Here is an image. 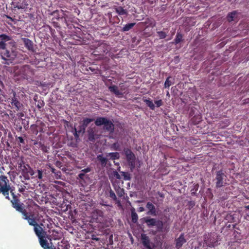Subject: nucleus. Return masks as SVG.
Segmentation results:
<instances>
[{
  "instance_id": "1",
  "label": "nucleus",
  "mask_w": 249,
  "mask_h": 249,
  "mask_svg": "<svg viewBox=\"0 0 249 249\" xmlns=\"http://www.w3.org/2000/svg\"><path fill=\"white\" fill-rule=\"evenodd\" d=\"M16 43L11 37L5 35H0V55L5 60V64L13 62L18 55Z\"/></svg>"
},
{
  "instance_id": "2",
  "label": "nucleus",
  "mask_w": 249,
  "mask_h": 249,
  "mask_svg": "<svg viewBox=\"0 0 249 249\" xmlns=\"http://www.w3.org/2000/svg\"><path fill=\"white\" fill-rule=\"evenodd\" d=\"M15 76H19L23 79H32L35 74V70L29 65H25L20 67H14Z\"/></svg>"
},
{
  "instance_id": "3",
  "label": "nucleus",
  "mask_w": 249,
  "mask_h": 249,
  "mask_svg": "<svg viewBox=\"0 0 249 249\" xmlns=\"http://www.w3.org/2000/svg\"><path fill=\"white\" fill-rule=\"evenodd\" d=\"M23 219L26 220L30 226H34V230L36 235H38L39 231H43V228L41 226L43 224L39 225L37 222L36 217L35 214L32 213H28L27 211L23 212L22 213Z\"/></svg>"
},
{
  "instance_id": "4",
  "label": "nucleus",
  "mask_w": 249,
  "mask_h": 249,
  "mask_svg": "<svg viewBox=\"0 0 249 249\" xmlns=\"http://www.w3.org/2000/svg\"><path fill=\"white\" fill-rule=\"evenodd\" d=\"M9 182V181L7 177L0 176V194L2 193L6 199L10 200L9 193L14 189L10 187Z\"/></svg>"
},
{
  "instance_id": "5",
  "label": "nucleus",
  "mask_w": 249,
  "mask_h": 249,
  "mask_svg": "<svg viewBox=\"0 0 249 249\" xmlns=\"http://www.w3.org/2000/svg\"><path fill=\"white\" fill-rule=\"evenodd\" d=\"M94 49L92 54L95 56H103L107 54L110 50L109 45L105 41L98 42L94 46Z\"/></svg>"
},
{
  "instance_id": "6",
  "label": "nucleus",
  "mask_w": 249,
  "mask_h": 249,
  "mask_svg": "<svg viewBox=\"0 0 249 249\" xmlns=\"http://www.w3.org/2000/svg\"><path fill=\"white\" fill-rule=\"evenodd\" d=\"M10 193L13 196V199L11 200L13 207L15 208L17 211L21 213L22 214L23 212H25L26 211V209H25L22 207L23 204L19 202V200L17 196H16V195L15 194L14 190H11Z\"/></svg>"
},
{
  "instance_id": "7",
  "label": "nucleus",
  "mask_w": 249,
  "mask_h": 249,
  "mask_svg": "<svg viewBox=\"0 0 249 249\" xmlns=\"http://www.w3.org/2000/svg\"><path fill=\"white\" fill-rule=\"evenodd\" d=\"M226 178V175L222 170L216 172L215 178L214 180L215 181V187L216 188H219L224 186Z\"/></svg>"
},
{
  "instance_id": "8",
  "label": "nucleus",
  "mask_w": 249,
  "mask_h": 249,
  "mask_svg": "<svg viewBox=\"0 0 249 249\" xmlns=\"http://www.w3.org/2000/svg\"><path fill=\"white\" fill-rule=\"evenodd\" d=\"M218 237L216 234H208L204 239L205 244L210 248L214 247L218 245Z\"/></svg>"
},
{
  "instance_id": "9",
  "label": "nucleus",
  "mask_w": 249,
  "mask_h": 249,
  "mask_svg": "<svg viewBox=\"0 0 249 249\" xmlns=\"http://www.w3.org/2000/svg\"><path fill=\"white\" fill-rule=\"evenodd\" d=\"M44 233L45 231L43 230V231H39L38 235H36V236L39 238V243L42 248L44 249H50L52 246H50L47 240L44 239Z\"/></svg>"
},
{
  "instance_id": "10",
  "label": "nucleus",
  "mask_w": 249,
  "mask_h": 249,
  "mask_svg": "<svg viewBox=\"0 0 249 249\" xmlns=\"http://www.w3.org/2000/svg\"><path fill=\"white\" fill-rule=\"evenodd\" d=\"M145 223L149 227L157 226L158 228L162 226V222L161 221L157 220L155 218H145L144 219Z\"/></svg>"
},
{
  "instance_id": "11",
  "label": "nucleus",
  "mask_w": 249,
  "mask_h": 249,
  "mask_svg": "<svg viewBox=\"0 0 249 249\" xmlns=\"http://www.w3.org/2000/svg\"><path fill=\"white\" fill-rule=\"evenodd\" d=\"M11 105L15 108L16 111H18L22 107V104L18 101V98L16 96L15 92L13 93V96L11 98Z\"/></svg>"
},
{
  "instance_id": "12",
  "label": "nucleus",
  "mask_w": 249,
  "mask_h": 249,
  "mask_svg": "<svg viewBox=\"0 0 249 249\" xmlns=\"http://www.w3.org/2000/svg\"><path fill=\"white\" fill-rule=\"evenodd\" d=\"M175 241L176 248L177 249H180L183 245L187 242L185 238L184 233H181L178 238L175 239Z\"/></svg>"
},
{
  "instance_id": "13",
  "label": "nucleus",
  "mask_w": 249,
  "mask_h": 249,
  "mask_svg": "<svg viewBox=\"0 0 249 249\" xmlns=\"http://www.w3.org/2000/svg\"><path fill=\"white\" fill-rule=\"evenodd\" d=\"M23 44L25 47L30 52L34 53L36 52V49L34 43L32 40L27 38H22Z\"/></svg>"
},
{
  "instance_id": "14",
  "label": "nucleus",
  "mask_w": 249,
  "mask_h": 249,
  "mask_svg": "<svg viewBox=\"0 0 249 249\" xmlns=\"http://www.w3.org/2000/svg\"><path fill=\"white\" fill-rule=\"evenodd\" d=\"M142 240L143 245L146 248L148 249H152L154 248V244L150 241L149 237L145 234L142 235Z\"/></svg>"
},
{
  "instance_id": "15",
  "label": "nucleus",
  "mask_w": 249,
  "mask_h": 249,
  "mask_svg": "<svg viewBox=\"0 0 249 249\" xmlns=\"http://www.w3.org/2000/svg\"><path fill=\"white\" fill-rule=\"evenodd\" d=\"M124 153L126 156V158L127 161L132 164V163L134 162L135 156L131 151L130 149L125 148L124 149Z\"/></svg>"
},
{
  "instance_id": "16",
  "label": "nucleus",
  "mask_w": 249,
  "mask_h": 249,
  "mask_svg": "<svg viewBox=\"0 0 249 249\" xmlns=\"http://www.w3.org/2000/svg\"><path fill=\"white\" fill-rule=\"evenodd\" d=\"M88 140L91 142H94L95 140L99 138L94 128H90L88 130Z\"/></svg>"
},
{
  "instance_id": "17",
  "label": "nucleus",
  "mask_w": 249,
  "mask_h": 249,
  "mask_svg": "<svg viewBox=\"0 0 249 249\" xmlns=\"http://www.w3.org/2000/svg\"><path fill=\"white\" fill-rule=\"evenodd\" d=\"M146 208L148 210V211L147 212V214L153 216L157 215L156 207L151 202H148L146 205Z\"/></svg>"
},
{
  "instance_id": "18",
  "label": "nucleus",
  "mask_w": 249,
  "mask_h": 249,
  "mask_svg": "<svg viewBox=\"0 0 249 249\" xmlns=\"http://www.w3.org/2000/svg\"><path fill=\"white\" fill-rule=\"evenodd\" d=\"M91 168L90 167H88L87 168L82 170L80 173L78 175V177L77 178L79 179L80 181H83L85 182V178H88V176L86 175V173L90 172Z\"/></svg>"
},
{
  "instance_id": "19",
  "label": "nucleus",
  "mask_w": 249,
  "mask_h": 249,
  "mask_svg": "<svg viewBox=\"0 0 249 249\" xmlns=\"http://www.w3.org/2000/svg\"><path fill=\"white\" fill-rule=\"evenodd\" d=\"M86 128L82 124L79 126L78 129L74 127L73 128V134L76 140L79 138V135L81 133H84L85 131Z\"/></svg>"
},
{
  "instance_id": "20",
  "label": "nucleus",
  "mask_w": 249,
  "mask_h": 249,
  "mask_svg": "<svg viewBox=\"0 0 249 249\" xmlns=\"http://www.w3.org/2000/svg\"><path fill=\"white\" fill-rule=\"evenodd\" d=\"M109 90L113 93L116 96L121 98L123 96V93L120 91L116 85H111L108 87Z\"/></svg>"
},
{
  "instance_id": "21",
  "label": "nucleus",
  "mask_w": 249,
  "mask_h": 249,
  "mask_svg": "<svg viewBox=\"0 0 249 249\" xmlns=\"http://www.w3.org/2000/svg\"><path fill=\"white\" fill-rule=\"evenodd\" d=\"M104 129L106 131L112 133L114 130V125L110 120H107V122L104 125Z\"/></svg>"
},
{
  "instance_id": "22",
  "label": "nucleus",
  "mask_w": 249,
  "mask_h": 249,
  "mask_svg": "<svg viewBox=\"0 0 249 249\" xmlns=\"http://www.w3.org/2000/svg\"><path fill=\"white\" fill-rule=\"evenodd\" d=\"M115 9L116 12L120 16L125 18L128 15L127 10L121 6L116 7Z\"/></svg>"
},
{
  "instance_id": "23",
  "label": "nucleus",
  "mask_w": 249,
  "mask_h": 249,
  "mask_svg": "<svg viewBox=\"0 0 249 249\" xmlns=\"http://www.w3.org/2000/svg\"><path fill=\"white\" fill-rule=\"evenodd\" d=\"M96 160L99 161L102 167H105L107 165L108 160L107 158L104 157L103 154L97 155Z\"/></svg>"
},
{
  "instance_id": "24",
  "label": "nucleus",
  "mask_w": 249,
  "mask_h": 249,
  "mask_svg": "<svg viewBox=\"0 0 249 249\" xmlns=\"http://www.w3.org/2000/svg\"><path fill=\"white\" fill-rule=\"evenodd\" d=\"M143 23L147 27H154L156 25V22L155 20L151 18H147L145 19Z\"/></svg>"
},
{
  "instance_id": "25",
  "label": "nucleus",
  "mask_w": 249,
  "mask_h": 249,
  "mask_svg": "<svg viewBox=\"0 0 249 249\" xmlns=\"http://www.w3.org/2000/svg\"><path fill=\"white\" fill-rule=\"evenodd\" d=\"M237 12L233 11L229 13L227 16V19L229 22H231L237 20Z\"/></svg>"
},
{
  "instance_id": "26",
  "label": "nucleus",
  "mask_w": 249,
  "mask_h": 249,
  "mask_svg": "<svg viewBox=\"0 0 249 249\" xmlns=\"http://www.w3.org/2000/svg\"><path fill=\"white\" fill-rule=\"evenodd\" d=\"M202 121V116L200 114L195 115L191 119V123L194 125L198 124Z\"/></svg>"
},
{
  "instance_id": "27",
  "label": "nucleus",
  "mask_w": 249,
  "mask_h": 249,
  "mask_svg": "<svg viewBox=\"0 0 249 249\" xmlns=\"http://www.w3.org/2000/svg\"><path fill=\"white\" fill-rule=\"evenodd\" d=\"M183 41V35L179 32H178L177 35L176 36L174 40V41L172 42L173 44H178L181 42Z\"/></svg>"
},
{
  "instance_id": "28",
  "label": "nucleus",
  "mask_w": 249,
  "mask_h": 249,
  "mask_svg": "<svg viewBox=\"0 0 249 249\" xmlns=\"http://www.w3.org/2000/svg\"><path fill=\"white\" fill-rule=\"evenodd\" d=\"M114 189L116 191L117 195L121 197L124 195V190L123 188H121L119 186L113 185Z\"/></svg>"
},
{
  "instance_id": "29",
  "label": "nucleus",
  "mask_w": 249,
  "mask_h": 249,
  "mask_svg": "<svg viewBox=\"0 0 249 249\" xmlns=\"http://www.w3.org/2000/svg\"><path fill=\"white\" fill-rule=\"evenodd\" d=\"M107 119L105 117H98L96 119L95 122V124L97 126H101L102 125H104L105 123L107 122Z\"/></svg>"
},
{
  "instance_id": "30",
  "label": "nucleus",
  "mask_w": 249,
  "mask_h": 249,
  "mask_svg": "<svg viewBox=\"0 0 249 249\" xmlns=\"http://www.w3.org/2000/svg\"><path fill=\"white\" fill-rule=\"evenodd\" d=\"M143 101L146 104V105L150 108V109L154 110L155 109V106L153 103L152 101L150 99H142Z\"/></svg>"
},
{
  "instance_id": "31",
  "label": "nucleus",
  "mask_w": 249,
  "mask_h": 249,
  "mask_svg": "<svg viewBox=\"0 0 249 249\" xmlns=\"http://www.w3.org/2000/svg\"><path fill=\"white\" fill-rule=\"evenodd\" d=\"M107 157H109L111 160H119L120 159V154L118 152L108 153L107 154Z\"/></svg>"
},
{
  "instance_id": "32",
  "label": "nucleus",
  "mask_w": 249,
  "mask_h": 249,
  "mask_svg": "<svg viewBox=\"0 0 249 249\" xmlns=\"http://www.w3.org/2000/svg\"><path fill=\"white\" fill-rule=\"evenodd\" d=\"M131 213L132 221L134 223H136L138 222V216L134 208L131 209Z\"/></svg>"
},
{
  "instance_id": "33",
  "label": "nucleus",
  "mask_w": 249,
  "mask_h": 249,
  "mask_svg": "<svg viewBox=\"0 0 249 249\" xmlns=\"http://www.w3.org/2000/svg\"><path fill=\"white\" fill-rule=\"evenodd\" d=\"M136 24V23H129L125 24L122 28V32H127L131 30Z\"/></svg>"
},
{
  "instance_id": "34",
  "label": "nucleus",
  "mask_w": 249,
  "mask_h": 249,
  "mask_svg": "<svg viewBox=\"0 0 249 249\" xmlns=\"http://www.w3.org/2000/svg\"><path fill=\"white\" fill-rule=\"evenodd\" d=\"M58 10L54 11L52 13V15H55V14H56L57 15V17L56 18L57 20H61V21L64 22V23L67 24V20L64 17H62L61 16H60V14H58Z\"/></svg>"
},
{
  "instance_id": "35",
  "label": "nucleus",
  "mask_w": 249,
  "mask_h": 249,
  "mask_svg": "<svg viewBox=\"0 0 249 249\" xmlns=\"http://www.w3.org/2000/svg\"><path fill=\"white\" fill-rule=\"evenodd\" d=\"M108 196L110 198H111L112 199H113V200L117 201L118 205H121L120 201L119 200H117V198L115 194L114 193L113 191L111 189L109 191Z\"/></svg>"
},
{
  "instance_id": "36",
  "label": "nucleus",
  "mask_w": 249,
  "mask_h": 249,
  "mask_svg": "<svg viewBox=\"0 0 249 249\" xmlns=\"http://www.w3.org/2000/svg\"><path fill=\"white\" fill-rule=\"evenodd\" d=\"M94 120V119H90V118H84L83 120V121L81 122V124L86 128L88 126V125L89 124V123L93 122Z\"/></svg>"
},
{
  "instance_id": "37",
  "label": "nucleus",
  "mask_w": 249,
  "mask_h": 249,
  "mask_svg": "<svg viewBox=\"0 0 249 249\" xmlns=\"http://www.w3.org/2000/svg\"><path fill=\"white\" fill-rule=\"evenodd\" d=\"M28 4L26 2H23L22 3L18 2L16 3L15 8H17L18 9H25L27 8Z\"/></svg>"
},
{
  "instance_id": "38",
  "label": "nucleus",
  "mask_w": 249,
  "mask_h": 249,
  "mask_svg": "<svg viewBox=\"0 0 249 249\" xmlns=\"http://www.w3.org/2000/svg\"><path fill=\"white\" fill-rule=\"evenodd\" d=\"M110 148L111 150L115 151H121V148L120 143L118 142H115L111 144Z\"/></svg>"
},
{
  "instance_id": "39",
  "label": "nucleus",
  "mask_w": 249,
  "mask_h": 249,
  "mask_svg": "<svg viewBox=\"0 0 249 249\" xmlns=\"http://www.w3.org/2000/svg\"><path fill=\"white\" fill-rule=\"evenodd\" d=\"M30 130L35 135H37L38 133V125L36 124H32L30 126Z\"/></svg>"
},
{
  "instance_id": "40",
  "label": "nucleus",
  "mask_w": 249,
  "mask_h": 249,
  "mask_svg": "<svg viewBox=\"0 0 249 249\" xmlns=\"http://www.w3.org/2000/svg\"><path fill=\"white\" fill-rule=\"evenodd\" d=\"M121 175L124 177V179L125 180H130L131 177V175L129 172L122 171L120 172Z\"/></svg>"
},
{
  "instance_id": "41",
  "label": "nucleus",
  "mask_w": 249,
  "mask_h": 249,
  "mask_svg": "<svg viewBox=\"0 0 249 249\" xmlns=\"http://www.w3.org/2000/svg\"><path fill=\"white\" fill-rule=\"evenodd\" d=\"M198 188H199L198 184H194V185L193 186V188L191 190V195L192 196H196V192L197 191Z\"/></svg>"
},
{
  "instance_id": "42",
  "label": "nucleus",
  "mask_w": 249,
  "mask_h": 249,
  "mask_svg": "<svg viewBox=\"0 0 249 249\" xmlns=\"http://www.w3.org/2000/svg\"><path fill=\"white\" fill-rule=\"evenodd\" d=\"M158 35V36L159 37V38L161 39H164L167 36V34L166 33L163 31H158L157 32Z\"/></svg>"
},
{
  "instance_id": "43",
  "label": "nucleus",
  "mask_w": 249,
  "mask_h": 249,
  "mask_svg": "<svg viewBox=\"0 0 249 249\" xmlns=\"http://www.w3.org/2000/svg\"><path fill=\"white\" fill-rule=\"evenodd\" d=\"M171 78V77L169 76L166 79L164 83V88H169L170 86H171L173 83L170 80Z\"/></svg>"
},
{
  "instance_id": "44",
  "label": "nucleus",
  "mask_w": 249,
  "mask_h": 249,
  "mask_svg": "<svg viewBox=\"0 0 249 249\" xmlns=\"http://www.w3.org/2000/svg\"><path fill=\"white\" fill-rule=\"evenodd\" d=\"M89 69L92 71L93 72L94 74H100L101 76L102 75H101V73H102V72H101V71L100 70H99L98 69H96V68H93L92 67H89Z\"/></svg>"
},
{
  "instance_id": "45",
  "label": "nucleus",
  "mask_w": 249,
  "mask_h": 249,
  "mask_svg": "<svg viewBox=\"0 0 249 249\" xmlns=\"http://www.w3.org/2000/svg\"><path fill=\"white\" fill-rule=\"evenodd\" d=\"M189 142H191L192 144H197L199 142V139H196L193 138H191L189 140Z\"/></svg>"
},
{
  "instance_id": "46",
  "label": "nucleus",
  "mask_w": 249,
  "mask_h": 249,
  "mask_svg": "<svg viewBox=\"0 0 249 249\" xmlns=\"http://www.w3.org/2000/svg\"><path fill=\"white\" fill-rule=\"evenodd\" d=\"M37 174L36 176V177L39 180L42 179L43 177L42 171L41 170H37Z\"/></svg>"
},
{
  "instance_id": "47",
  "label": "nucleus",
  "mask_w": 249,
  "mask_h": 249,
  "mask_svg": "<svg viewBox=\"0 0 249 249\" xmlns=\"http://www.w3.org/2000/svg\"><path fill=\"white\" fill-rule=\"evenodd\" d=\"M44 105H45V104L43 100H39L37 101V105H36V107H37V108L38 109H40L44 106Z\"/></svg>"
},
{
  "instance_id": "48",
  "label": "nucleus",
  "mask_w": 249,
  "mask_h": 249,
  "mask_svg": "<svg viewBox=\"0 0 249 249\" xmlns=\"http://www.w3.org/2000/svg\"><path fill=\"white\" fill-rule=\"evenodd\" d=\"M53 239L54 240H59V239H60L61 238V237L58 236V235H56V234H58V232L54 230H53Z\"/></svg>"
},
{
  "instance_id": "49",
  "label": "nucleus",
  "mask_w": 249,
  "mask_h": 249,
  "mask_svg": "<svg viewBox=\"0 0 249 249\" xmlns=\"http://www.w3.org/2000/svg\"><path fill=\"white\" fill-rule=\"evenodd\" d=\"M101 76L102 77L103 81L104 82L106 86L108 85V83H112V80L111 79H107L106 77L104 75H101Z\"/></svg>"
},
{
  "instance_id": "50",
  "label": "nucleus",
  "mask_w": 249,
  "mask_h": 249,
  "mask_svg": "<svg viewBox=\"0 0 249 249\" xmlns=\"http://www.w3.org/2000/svg\"><path fill=\"white\" fill-rule=\"evenodd\" d=\"M155 103L156 105V107H160V106H162L163 104V101L161 99L157 100V101H155Z\"/></svg>"
},
{
  "instance_id": "51",
  "label": "nucleus",
  "mask_w": 249,
  "mask_h": 249,
  "mask_svg": "<svg viewBox=\"0 0 249 249\" xmlns=\"http://www.w3.org/2000/svg\"><path fill=\"white\" fill-rule=\"evenodd\" d=\"M47 166L48 167V169H50L51 170V171L53 173V174L55 173L56 170L54 169V168L52 166V165L50 163L47 164Z\"/></svg>"
},
{
  "instance_id": "52",
  "label": "nucleus",
  "mask_w": 249,
  "mask_h": 249,
  "mask_svg": "<svg viewBox=\"0 0 249 249\" xmlns=\"http://www.w3.org/2000/svg\"><path fill=\"white\" fill-rule=\"evenodd\" d=\"M189 209L193 208L195 206V202L194 201H189L188 203Z\"/></svg>"
},
{
  "instance_id": "53",
  "label": "nucleus",
  "mask_w": 249,
  "mask_h": 249,
  "mask_svg": "<svg viewBox=\"0 0 249 249\" xmlns=\"http://www.w3.org/2000/svg\"><path fill=\"white\" fill-rule=\"evenodd\" d=\"M61 12L62 13V15H60V16H61L62 17H64L67 20V18H68V16L67 14V13H68V12L66 11H64L63 10H61Z\"/></svg>"
},
{
  "instance_id": "54",
  "label": "nucleus",
  "mask_w": 249,
  "mask_h": 249,
  "mask_svg": "<svg viewBox=\"0 0 249 249\" xmlns=\"http://www.w3.org/2000/svg\"><path fill=\"white\" fill-rule=\"evenodd\" d=\"M113 175L114 177H115L117 179H120L121 178V176L118 173V172L116 171H113Z\"/></svg>"
},
{
  "instance_id": "55",
  "label": "nucleus",
  "mask_w": 249,
  "mask_h": 249,
  "mask_svg": "<svg viewBox=\"0 0 249 249\" xmlns=\"http://www.w3.org/2000/svg\"><path fill=\"white\" fill-rule=\"evenodd\" d=\"M54 175L55 176V178L56 179H59V178H60V177H61V173L60 171H58L56 172L55 173H54Z\"/></svg>"
},
{
  "instance_id": "56",
  "label": "nucleus",
  "mask_w": 249,
  "mask_h": 249,
  "mask_svg": "<svg viewBox=\"0 0 249 249\" xmlns=\"http://www.w3.org/2000/svg\"><path fill=\"white\" fill-rule=\"evenodd\" d=\"M17 140H18V141L20 143H22V144H25L24 140L23 139V138L22 137H20L19 136V137H17Z\"/></svg>"
},
{
  "instance_id": "57",
  "label": "nucleus",
  "mask_w": 249,
  "mask_h": 249,
  "mask_svg": "<svg viewBox=\"0 0 249 249\" xmlns=\"http://www.w3.org/2000/svg\"><path fill=\"white\" fill-rule=\"evenodd\" d=\"M41 149L44 152H48V147L44 145H42L41 146Z\"/></svg>"
},
{
  "instance_id": "58",
  "label": "nucleus",
  "mask_w": 249,
  "mask_h": 249,
  "mask_svg": "<svg viewBox=\"0 0 249 249\" xmlns=\"http://www.w3.org/2000/svg\"><path fill=\"white\" fill-rule=\"evenodd\" d=\"M26 187L24 185H21L18 189V191L20 193H23L25 191Z\"/></svg>"
},
{
  "instance_id": "59",
  "label": "nucleus",
  "mask_w": 249,
  "mask_h": 249,
  "mask_svg": "<svg viewBox=\"0 0 249 249\" xmlns=\"http://www.w3.org/2000/svg\"><path fill=\"white\" fill-rule=\"evenodd\" d=\"M138 211L139 212H143L144 211V209L142 207H139L138 208Z\"/></svg>"
},
{
  "instance_id": "60",
  "label": "nucleus",
  "mask_w": 249,
  "mask_h": 249,
  "mask_svg": "<svg viewBox=\"0 0 249 249\" xmlns=\"http://www.w3.org/2000/svg\"><path fill=\"white\" fill-rule=\"evenodd\" d=\"M61 163V162H60V161H58V160H57V161H56V164H56V166H58L60 165Z\"/></svg>"
},
{
  "instance_id": "61",
  "label": "nucleus",
  "mask_w": 249,
  "mask_h": 249,
  "mask_svg": "<svg viewBox=\"0 0 249 249\" xmlns=\"http://www.w3.org/2000/svg\"><path fill=\"white\" fill-rule=\"evenodd\" d=\"M245 208L246 210H249V205H247V206H245Z\"/></svg>"
},
{
  "instance_id": "62",
  "label": "nucleus",
  "mask_w": 249,
  "mask_h": 249,
  "mask_svg": "<svg viewBox=\"0 0 249 249\" xmlns=\"http://www.w3.org/2000/svg\"><path fill=\"white\" fill-rule=\"evenodd\" d=\"M6 17H7V18L10 19L11 20H12V21L13 20L12 18H11L10 17H9V16H6Z\"/></svg>"
},
{
  "instance_id": "63",
  "label": "nucleus",
  "mask_w": 249,
  "mask_h": 249,
  "mask_svg": "<svg viewBox=\"0 0 249 249\" xmlns=\"http://www.w3.org/2000/svg\"><path fill=\"white\" fill-rule=\"evenodd\" d=\"M6 17H7V18L10 19L11 20H12V21L13 20L12 18H11L10 17H9V16H6Z\"/></svg>"
},
{
  "instance_id": "64",
  "label": "nucleus",
  "mask_w": 249,
  "mask_h": 249,
  "mask_svg": "<svg viewBox=\"0 0 249 249\" xmlns=\"http://www.w3.org/2000/svg\"><path fill=\"white\" fill-rule=\"evenodd\" d=\"M50 249H56L54 246H53Z\"/></svg>"
}]
</instances>
